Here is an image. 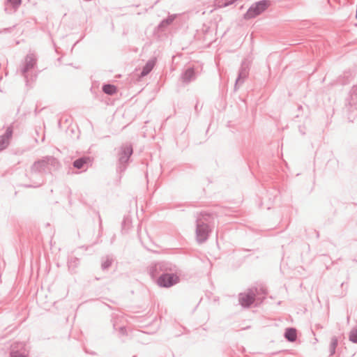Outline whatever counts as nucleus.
<instances>
[{
    "instance_id": "9b49d317",
    "label": "nucleus",
    "mask_w": 357,
    "mask_h": 357,
    "mask_svg": "<svg viewBox=\"0 0 357 357\" xmlns=\"http://www.w3.org/2000/svg\"><path fill=\"white\" fill-rule=\"evenodd\" d=\"M349 340L354 343H357V329L351 331Z\"/></svg>"
},
{
    "instance_id": "f257e3e1",
    "label": "nucleus",
    "mask_w": 357,
    "mask_h": 357,
    "mask_svg": "<svg viewBox=\"0 0 357 357\" xmlns=\"http://www.w3.org/2000/svg\"><path fill=\"white\" fill-rule=\"evenodd\" d=\"M270 3L268 1H262L257 3L249 8L245 14V17L252 18L260 15L267 9Z\"/></svg>"
},
{
    "instance_id": "2eb2a0df",
    "label": "nucleus",
    "mask_w": 357,
    "mask_h": 357,
    "mask_svg": "<svg viewBox=\"0 0 357 357\" xmlns=\"http://www.w3.org/2000/svg\"><path fill=\"white\" fill-rule=\"evenodd\" d=\"M337 343V340H333V349H335V347H336Z\"/></svg>"
},
{
    "instance_id": "20e7f679",
    "label": "nucleus",
    "mask_w": 357,
    "mask_h": 357,
    "mask_svg": "<svg viewBox=\"0 0 357 357\" xmlns=\"http://www.w3.org/2000/svg\"><path fill=\"white\" fill-rule=\"evenodd\" d=\"M255 300V294L253 293H245L241 294L240 302L243 306H249Z\"/></svg>"
},
{
    "instance_id": "423d86ee",
    "label": "nucleus",
    "mask_w": 357,
    "mask_h": 357,
    "mask_svg": "<svg viewBox=\"0 0 357 357\" xmlns=\"http://www.w3.org/2000/svg\"><path fill=\"white\" fill-rule=\"evenodd\" d=\"M286 338L289 341H294L296 338V331L294 328H289L285 333Z\"/></svg>"
},
{
    "instance_id": "6e6552de",
    "label": "nucleus",
    "mask_w": 357,
    "mask_h": 357,
    "mask_svg": "<svg viewBox=\"0 0 357 357\" xmlns=\"http://www.w3.org/2000/svg\"><path fill=\"white\" fill-rule=\"evenodd\" d=\"M89 161V158L78 159L74 162V166L77 169H80L83 167L84 164L88 162Z\"/></svg>"
},
{
    "instance_id": "39448f33",
    "label": "nucleus",
    "mask_w": 357,
    "mask_h": 357,
    "mask_svg": "<svg viewBox=\"0 0 357 357\" xmlns=\"http://www.w3.org/2000/svg\"><path fill=\"white\" fill-rule=\"evenodd\" d=\"M132 153L131 146H127L123 147L119 153V160L121 162H126L128 160L130 156Z\"/></svg>"
},
{
    "instance_id": "0eeeda50",
    "label": "nucleus",
    "mask_w": 357,
    "mask_h": 357,
    "mask_svg": "<svg viewBox=\"0 0 357 357\" xmlns=\"http://www.w3.org/2000/svg\"><path fill=\"white\" fill-rule=\"evenodd\" d=\"M103 91L107 94L112 95L116 93V88L114 85H105L103 86Z\"/></svg>"
},
{
    "instance_id": "f8f14e48",
    "label": "nucleus",
    "mask_w": 357,
    "mask_h": 357,
    "mask_svg": "<svg viewBox=\"0 0 357 357\" xmlns=\"http://www.w3.org/2000/svg\"><path fill=\"white\" fill-rule=\"evenodd\" d=\"M13 6L17 8L21 3V0H8Z\"/></svg>"
},
{
    "instance_id": "7ed1b4c3",
    "label": "nucleus",
    "mask_w": 357,
    "mask_h": 357,
    "mask_svg": "<svg viewBox=\"0 0 357 357\" xmlns=\"http://www.w3.org/2000/svg\"><path fill=\"white\" fill-rule=\"evenodd\" d=\"M209 231L210 229L208 225L204 222H199L197 225V236L198 241L200 242L205 241L208 237Z\"/></svg>"
},
{
    "instance_id": "f03ea898",
    "label": "nucleus",
    "mask_w": 357,
    "mask_h": 357,
    "mask_svg": "<svg viewBox=\"0 0 357 357\" xmlns=\"http://www.w3.org/2000/svg\"><path fill=\"white\" fill-rule=\"evenodd\" d=\"M178 282V278L174 274H163L158 279V284L162 287H169Z\"/></svg>"
},
{
    "instance_id": "1a4fd4ad",
    "label": "nucleus",
    "mask_w": 357,
    "mask_h": 357,
    "mask_svg": "<svg viewBox=\"0 0 357 357\" xmlns=\"http://www.w3.org/2000/svg\"><path fill=\"white\" fill-rule=\"evenodd\" d=\"M8 144V136L3 135L0 137V151L5 149Z\"/></svg>"
},
{
    "instance_id": "ddd939ff",
    "label": "nucleus",
    "mask_w": 357,
    "mask_h": 357,
    "mask_svg": "<svg viewBox=\"0 0 357 357\" xmlns=\"http://www.w3.org/2000/svg\"><path fill=\"white\" fill-rule=\"evenodd\" d=\"M10 357H26L25 355L22 354L19 352H13L11 353Z\"/></svg>"
},
{
    "instance_id": "9d476101",
    "label": "nucleus",
    "mask_w": 357,
    "mask_h": 357,
    "mask_svg": "<svg viewBox=\"0 0 357 357\" xmlns=\"http://www.w3.org/2000/svg\"><path fill=\"white\" fill-rule=\"evenodd\" d=\"M153 66L154 63L153 61H149V63H147L142 73V75H146V74H148L152 70Z\"/></svg>"
},
{
    "instance_id": "4468645a",
    "label": "nucleus",
    "mask_w": 357,
    "mask_h": 357,
    "mask_svg": "<svg viewBox=\"0 0 357 357\" xmlns=\"http://www.w3.org/2000/svg\"><path fill=\"white\" fill-rule=\"evenodd\" d=\"M185 77L190 79L193 75V70L191 69H189L185 73Z\"/></svg>"
}]
</instances>
